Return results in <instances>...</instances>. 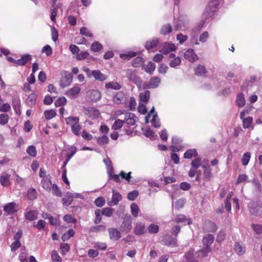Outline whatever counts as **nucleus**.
<instances>
[{"label": "nucleus", "mask_w": 262, "mask_h": 262, "mask_svg": "<svg viewBox=\"0 0 262 262\" xmlns=\"http://www.w3.org/2000/svg\"><path fill=\"white\" fill-rule=\"evenodd\" d=\"M73 75L67 71H64L60 80V86L64 88L69 86L73 81Z\"/></svg>", "instance_id": "obj_1"}, {"label": "nucleus", "mask_w": 262, "mask_h": 262, "mask_svg": "<svg viewBox=\"0 0 262 262\" xmlns=\"http://www.w3.org/2000/svg\"><path fill=\"white\" fill-rule=\"evenodd\" d=\"M221 0H210L205 9V13L208 16H211L218 7Z\"/></svg>", "instance_id": "obj_2"}, {"label": "nucleus", "mask_w": 262, "mask_h": 262, "mask_svg": "<svg viewBox=\"0 0 262 262\" xmlns=\"http://www.w3.org/2000/svg\"><path fill=\"white\" fill-rule=\"evenodd\" d=\"M52 8L51 9V20L53 21H56V16L58 13V9H60L61 4L58 2V0H52Z\"/></svg>", "instance_id": "obj_3"}, {"label": "nucleus", "mask_w": 262, "mask_h": 262, "mask_svg": "<svg viewBox=\"0 0 262 262\" xmlns=\"http://www.w3.org/2000/svg\"><path fill=\"white\" fill-rule=\"evenodd\" d=\"M81 92V88L78 84H76L71 89L68 90L65 95L71 99H74L78 97Z\"/></svg>", "instance_id": "obj_4"}, {"label": "nucleus", "mask_w": 262, "mask_h": 262, "mask_svg": "<svg viewBox=\"0 0 262 262\" xmlns=\"http://www.w3.org/2000/svg\"><path fill=\"white\" fill-rule=\"evenodd\" d=\"M3 209L6 215L14 214L18 210L17 206L15 202H11L5 204L3 206Z\"/></svg>", "instance_id": "obj_5"}, {"label": "nucleus", "mask_w": 262, "mask_h": 262, "mask_svg": "<svg viewBox=\"0 0 262 262\" xmlns=\"http://www.w3.org/2000/svg\"><path fill=\"white\" fill-rule=\"evenodd\" d=\"M126 77L130 80L134 82L137 85L141 84V80L134 71L132 70L128 69L126 71Z\"/></svg>", "instance_id": "obj_6"}, {"label": "nucleus", "mask_w": 262, "mask_h": 262, "mask_svg": "<svg viewBox=\"0 0 262 262\" xmlns=\"http://www.w3.org/2000/svg\"><path fill=\"white\" fill-rule=\"evenodd\" d=\"M161 82V79L159 77L154 76L151 77L149 81L144 84V87L147 89H154L157 88Z\"/></svg>", "instance_id": "obj_7"}, {"label": "nucleus", "mask_w": 262, "mask_h": 262, "mask_svg": "<svg viewBox=\"0 0 262 262\" xmlns=\"http://www.w3.org/2000/svg\"><path fill=\"white\" fill-rule=\"evenodd\" d=\"M134 231L135 234L138 236L144 234L146 232L145 225L141 222L137 223L135 224Z\"/></svg>", "instance_id": "obj_8"}, {"label": "nucleus", "mask_w": 262, "mask_h": 262, "mask_svg": "<svg viewBox=\"0 0 262 262\" xmlns=\"http://www.w3.org/2000/svg\"><path fill=\"white\" fill-rule=\"evenodd\" d=\"M126 97L124 93L122 92H118L113 97V101L115 103L120 104L126 102Z\"/></svg>", "instance_id": "obj_9"}, {"label": "nucleus", "mask_w": 262, "mask_h": 262, "mask_svg": "<svg viewBox=\"0 0 262 262\" xmlns=\"http://www.w3.org/2000/svg\"><path fill=\"white\" fill-rule=\"evenodd\" d=\"M108 232L110 239L113 241H117L121 237L120 232L116 228H109Z\"/></svg>", "instance_id": "obj_10"}, {"label": "nucleus", "mask_w": 262, "mask_h": 262, "mask_svg": "<svg viewBox=\"0 0 262 262\" xmlns=\"http://www.w3.org/2000/svg\"><path fill=\"white\" fill-rule=\"evenodd\" d=\"M176 50V47L174 44L165 42L163 45L162 49L160 52L164 54H167L169 53L170 52L175 51Z\"/></svg>", "instance_id": "obj_11"}, {"label": "nucleus", "mask_w": 262, "mask_h": 262, "mask_svg": "<svg viewBox=\"0 0 262 262\" xmlns=\"http://www.w3.org/2000/svg\"><path fill=\"white\" fill-rule=\"evenodd\" d=\"M184 56L185 59L190 62H194L198 60V56L192 49L187 50L184 53Z\"/></svg>", "instance_id": "obj_12"}, {"label": "nucleus", "mask_w": 262, "mask_h": 262, "mask_svg": "<svg viewBox=\"0 0 262 262\" xmlns=\"http://www.w3.org/2000/svg\"><path fill=\"white\" fill-rule=\"evenodd\" d=\"M194 250L193 249H190L185 254L186 260L188 262H198V259L194 256Z\"/></svg>", "instance_id": "obj_13"}, {"label": "nucleus", "mask_w": 262, "mask_h": 262, "mask_svg": "<svg viewBox=\"0 0 262 262\" xmlns=\"http://www.w3.org/2000/svg\"><path fill=\"white\" fill-rule=\"evenodd\" d=\"M92 75L96 80L100 81H104L107 79L106 76L102 73L99 70L92 71Z\"/></svg>", "instance_id": "obj_14"}, {"label": "nucleus", "mask_w": 262, "mask_h": 262, "mask_svg": "<svg viewBox=\"0 0 262 262\" xmlns=\"http://www.w3.org/2000/svg\"><path fill=\"white\" fill-rule=\"evenodd\" d=\"M122 199L121 195L115 190L113 191V196L112 199V202L109 205L110 206L117 205L119 202Z\"/></svg>", "instance_id": "obj_15"}, {"label": "nucleus", "mask_w": 262, "mask_h": 262, "mask_svg": "<svg viewBox=\"0 0 262 262\" xmlns=\"http://www.w3.org/2000/svg\"><path fill=\"white\" fill-rule=\"evenodd\" d=\"M32 59V57L30 54L23 55L20 59L16 61V64L18 66H24L28 62Z\"/></svg>", "instance_id": "obj_16"}, {"label": "nucleus", "mask_w": 262, "mask_h": 262, "mask_svg": "<svg viewBox=\"0 0 262 262\" xmlns=\"http://www.w3.org/2000/svg\"><path fill=\"white\" fill-rule=\"evenodd\" d=\"M42 187L47 190H50L52 187V183L50 180V176H48L43 179L41 182Z\"/></svg>", "instance_id": "obj_17"}, {"label": "nucleus", "mask_w": 262, "mask_h": 262, "mask_svg": "<svg viewBox=\"0 0 262 262\" xmlns=\"http://www.w3.org/2000/svg\"><path fill=\"white\" fill-rule=\"evenodd\" d=\"M164 242L166 245L176 247L177 246V239L170 235H166L164 238Z\"/></svg>", "instance_id": "obj_18"}, {"label": "nucleus", "mask_w": 262, "mask_h": 262, "mask_svg": "<svg viewBox=\"0 0 262 262\" xmlns=\"http://www.w3.org/2000/svg\"><path fill=\"white\" fill-rule=\"evenodd\" d=\"M175 221L178 223H182L184 225L187 223L188 224H192V222L183 214L178 215L175 219Z\"/></svg>", "instance_id": "obj_19"}, {"label": "nucleus", "mask_w": 262, "mask_h": 262, "mask_svg": "<svg viewBox=\"0 0 262 262\" xmlns=\"http://www.w3.org/2000/svg\"><path fill=\"white\" fill-rule=\"evenodd\" d=\"M214 241V236L209 234L203 239V247H210Z\"/></svg>", "instance_id": "obj_20"}, {"label": "nucleus", "mask_w": 262, "mask_h": 262, "mask_svg": "<svg viewBox=\"0 0 262 262\" xmlns=\"http://www.w3.org/2000/svg\"><path fill=\"white\" fill-rule=\"evenodd\" d=\"M159 43L158 38H154L151 40H148L146 42L145 48L146 50H149L156 47Z\"/></svg>", "instance_id": "obj_21"}, {"label": "nucleus", "mask_w": 262, "mask_h": 262, "mask_svg": "<svg viewBox=\"0 0 262 262\" xmlns=\"http://www.w3.org/2000/svg\"><path fill=\"white\" fill-rule=\"evenodd\" d=\"M135 116L133 113H128L125 115L124 122L125 123L129 125H133L135 124Z\"/></svg>", "instance_id": "obj_22"}, {"label": "nucleus", "mask_w": 262, "mask_h": 262, "mask_svg": "<svg viewBox=\"0 0 262 262\" xmlns=\"http://www.w3.org/2000/svg\"><path fill=\"white\" fill-rule=\"evenodd\" d=\"M38 212L35 210H31L27 212L25 216L26 220L32 221L37 218Z\"/></svg>", "instance_id": "obj_23"}, {"label": "nucleus", "mask_w": 262, "mask_h": 262, "mask_svg": "<svg viewBox=\"0 0 262 262\" xmlns=\"http://www.w3.org/2000/svg\"><path fill=\"white\" fill-rule=\"evenodd\" d=\"M206 73V69L204 66L199 64L195 68V73L196 75L203 76Z\"/></svg>", "instance_id": "obj_24"}, {"label": "nucleus", "mask_w": 262, "mask_h": 262, "mask_svg": "<svg viewBox=\"0 0 262 262\" xmlns=\"http://www.w3.org/2000/svg\"><path fill=\"white\" fill-rule=\"evenodd\" d=\"M198 156V152L195 149H190L187 150L184 154V158L185 159H191L193 157Z\"/></svg>", "instance_id": "obj_25"}, {"label": "nucleus", "mask_w": 262, "mask_h": 262, "mask_svg": "<svg viewBox=\"0 0 262 262\" xmlns=\"http://www.w3.org/2000/svg\"><path fill=\"white\" fill-rule=\"evenodd\" d=\"M236 103L237 106L239 107H242L245 105V99L244 98V95L242 93L237 94L236 100Z\"/></svg>", "instance_id": "obj_26"}, {"label": "nucleus", "mask_w": 262, "mask_h": 262, "mask_svg": "<svg viewBox=\"0 0 262 262\" xmlns=\"http://www.w3.org/2000/svg\"><path fill=\"white\" fill-rule=\"evenodd\" d=\"M105 87L106 89H111L118 90L120 89L121 86L118 82L112 81L108 83H106L105 85Z\"/></svg>", "instance_id": "obj_27"}, {"label": "nucleus", "mask_w": 262, "mask_h": 262, "mask_svg": "<svg viewBox=\"0 0 262 262\" xmlns=\"http://www.w3.org/2000/svg\"><path fill=\"white\" fill-rule=\"evenodd\" d=\"M9 179L10 176L9 174H6L5 175L1 176L0 177L1 184L4 186H8L10 184Z\"/></svg>", "instance_id": "obj_28"}, {"label": "nucleus", "mask_w": 262, "mask_h": 262, "mask_svg": "<svg viewBox=\"0 0 262 262\" xmlns=\"http://www.w3.org/2000/svg\"><path fill=\"white\" fill-rule=\"evenodd\" d=\"M106 229V227L104 225H100L95 226H92L89 228L90 232H99L101 231H104Z\"/></svg>", "instance_id": "obj_29"}, {"label": "nucleus", "mask_w": 262, "mask_h": 262, "mask_svg": "<svg viewBox=\"0 0 262 262\" xmlns=\"http://www.w3.org/2000/svg\"><path fill=\"white\" fill-rule=\"evenodd\" d=\"M66 121L67 124L72 126L78 123L79 119L78 117L70 116L66 118Z\"/></svg>", "instance_id": "obj_30"}, {"label": "nucleus", "mask_w": 262, "mask_h": 262, "mask_svg": "<svg viewBox=\"0 0 262 262\" xmlns=\"http://www.w3.org/2000/svg\"><path fill=\"white\" fill-rule=\"evenodd\" d=\"M90 97L93 101H97L101 98L100 93L98 90H93L91 92Z\"/></svg>", "instance_id": "obj_31"}, {"label": "nucleus", "mask_w": 262, "mask_h": 262, "mask_svg": "<svg viewBox=\"0 0 262 262\" xmlns=\"http://www.w3.org/2000/svg\"><path fill=\"white\" fill-rule=\"evenodd\" d=\"M181 63V59L179 57L174 58L169 61V66L171 68H177Z\"/></svg>", "instance_id": "obj_32"}, {"label": "nucleus", "mask_w": 262, "mask_h": 262, "mask_svg": "<svg viewBox=\"0 0 262 262\" xmlns=\"http://www.w3.org/2000/svg\"><path fill=\"white\" fill-rule=\"evenodd\" d=\"M36 97L37 96L35 94H30L26 100V103L28 105L32 106L35 104Z\"/></svg>", "instance_id": "obj_33"}, {"label": "nucleus", "mask_w": 262, "mask_h": 262, "mask_svg": "<svg viewBox=\"0 0 262 262\" xmlns=\"http://www.w3.org/2000/svg\"><path fill=\"white\" fill-rule=\"evenodd\" d=\"M122 229L124 231H128L132 228V222L130 220L126 219L123 221L121 226Z\"/></svg>", "instance_id": "obj_34"}, {"label": "nucleus", "mask_w": 262, "mask_h": 262, "mask_svg": "<svg viewBox=\"0 0 262 262\" xmlns=\"http://www.w3.org/2000/svg\"><path fill=\"white\" fill-rule=\"evenodd\" d=\"M172 31L171 26L170 24L163 25L161 29L160 33L163 35H166Z\"/></svg>", "instance_id": "obj_35"}, {"label": "nucleus", "mask_w": 262, "mask_h": 262, "mask_svg": "<svg viewBox=\"0 0 262 262\" xmlns=\"http://www.w3.org/2000/svg\"><path fill=\"white\" fill-rule=\"evenodd\" d=\"M234 251L238 255H242L245 253V249L239 243H236L234 246Z\"/></svg>", "instance_id": "obj_36"}, {"label": "nucleus", "mask_w": 262, "mask_h": 262, "mask_svg": "<svg viewBox=\"0 0 262 262\" xmlns=\"http://www.w3.org/2000/svg\"><path fill=\"white\" fill-rule=\"evenodd\" d=\"M148 231L150 234H155L159 232V226L155 224H150L147 228Z\"/></svg>", "instance_id": "obj_37"}, {"label": "nucleus", "mask_w": 262, "mask_h": 262, "mask_svg": "<svg viewBox=\"0 0 262 262\" xmlns=\"http://www.w3.org/2000/svg\"><path fill=\"white\" fill-rule=\"evenodd\" d=\"M251 158V154L249 152H245L242 158V162L244 166L248 165Z\"/></svg>", "instance_id": "obj_38"}, {"label": "nucleus", "mask_w": 262, "mask_h": 262, "mask_svg": "<svg viewBox=\"0 0 262 262\" xmlns=\"http://www.w3.org/2000/svg\"><path fill=\"white\" fill-rule=\"evenodd\" d=\"M130 209L133 216L137 217L139 212L138 206L136 203H132L130 205Z\"/></svg>", "instance_id": "obj_39"}, {"label": "nucleus", "mask_w": 262, "mask_h": 262, "mask_svg": "<svg viewBox=\"0 0 262 262\" xmlns=\"http://www.w3.org/2000/svg\"><path fill=\"white\" fill-rule=\"evenodd\" d=\"M91 49L93 52H98L102 49V45L98 41H94L92 44Z\"/></svg>", "instance_id": "obj_40"}, {"label": "nucleus", "mask_w": 262, "mask_h": 262, "mask_svg": "<svg viewBox=\"0 0 262 262\" xmlns=\"http://www.w3.org/2000/svg\"><path fill=\"white\" fill-rule=\"evenodd\" d=\"M28 198L29 200H33L37 198V192L34 188H30L28 190L27 193Z\"/></svg>", "instance_id": "obj_41"}, {"label": "nucleus", "mask_w": 262, "mask_h": 262, "mask_svg": "<svg viewBox=\"0 0 262 262\" xmlns=\"http://www.w3.org/2000/svg\"><path fill=\"white\" fill-rule=\"evenodd\" d=\"M150 92L149 91H146L143 93L140 94V100L144 102H147L149 99Z\"/></svg>", "instance_id": "obj_42"}, {"label": "nucleus", "mask_w": 262, "mask_h": 262, "mask_svg": "<svg viewBox=\"0 0 262 262\" xmlns=\"http://www.w3.org/2000/svg\"><path fill=\"white\" fill-rule=\"evenodd\" d=\"M44 115L47 119L50 120L56 116V113L55 111L51 110L49 111H46L44 112Z\"/></svg>", "instance_id": "obj_43"}, {"label": "nucleus", "mask_w": 262, "mask_h": 262, "mask_svg": "<svg viewBox=\"0 0 262 262\" xmlns=\"http://www.w3.org/2000/svg\"><path fill=\"white\" fill-rule=\"evenodd\" d=\"M156 68V64L150 61L147 63L146 67L145 68V71L149 74L152 73Z\"/></svg>", "instance_id": "obj_44"}, {"label": "nucleus", "mask_w": 262, "mask_h": 262, "mask_svg": "<svg viewBox=\"0 0 262 262\" xmlns=\"http://www.w3.org/2000/svg\"><path fill=\"white\" fill-rule=\"evenodd\" d=\"M210 247H203V249L198 251V256L202 257L206 256L207 254L210 252Z\"/></svg>", "instance_id": "obj_45"}, {"label": "nucleus", "mask_w": 262, "mask_h": 262, "mask_svg": "<svg viewBox=\"0 0 262 262\" xmlns=\"http://www.w3.org/2000/svg\"><path fill=\"white\" fill-rule=\"evenodd\" d=\"M243 120V126L244 128H249L252 122L253 119L251 117H248L246 118H245L242 120Z\"/></svg>", "instance_id": "obj_46"}, {"label": "nucleus", "mask_w": 262, "mask_h": 262, "mask_svg": "<svg viewBox=\"0 0 262 262\" xmlns=\"http://www.w3.org/2000/svg\"><path fill=\"white\" fill-rule=\"evenodd\" d=\"M27 152L31 157H35L37 155L36 148L33 145L29 146L27 149Z\"/></svg>", "instance_id": "obj_47"}, {"label": "nucleus", "mask_w": 262, "mask_h": 262, "mask_svg": "<svg viewBox=\"0 0 262 262\" xmlns=\"http://www.w3.org/2000/svg\"><path fill=\"white\" fill-rule=\"evenodd\" d=\"M201 165V158H196L193 160L191 163V167L194 169L198 168Z\"/></svg>", "instance_id": "obj_48"}, {"label": "nucleus", "mask_w": 262, "mask_h": 262, "mask_svg": "<svg viewBox=\"0 0 262 262\" xmlns=\"http://www.w3.org/2000/svg\"><path fill=\"white\" fill-rule=\"evenodd\" d=\"M158 115L157 113L153 115L152 119L151 121L152 125L155 127H159L160 126V123L159 119H157Z\"/></svg>", "instance_id": "obj_49"}, {"label": "nucleus", "mask_w": 262, "mask_h": 262, "mask_svg": "<svg viewBox=\"0 0 262 262\" xmlns=\"http://www.w3.org/2000/svg\"><path fill=\"white\" fill-rule=\"evenodd\" d=\"M131 173V172H129L127 173H126L124 171H121L120 172L119 175L122 179H125L127 182H129L132 178V176H130Z\"/></svg>", "instance_id": "obj_50"}, {"label": "nucleus", "mask_w": 262, "mask_h": 262, "mask_svg": "<svg viewBox=\"0 0 262 262\" xmlns=\"http://www.w3.org/2000/svg\"><path fill=\"white\" fill-rule=\"evenodd\" d=\"M81 129V126L79 124V123H77L76 125H73L72 126H71V130L72 133L76 136L79 135Z\"/></svg>", "instance_id": "obj_51"}, {"label": "nucleus", "mask_w": 262, "mask_h": 262, "mask_svg": "<svg viewBox=\"0 0 262 262\" xmlns=\"http://www.w3.org/2000/svg\"><path fill=\"white\" fill-rule=\"evenodd\" d=\"M80 33L81 35H84L87 37H92L93 36V34L86 27H82L80 30Z\"/></svg>", "instance_id": "obj_52"}, {"label": "nucleus", "mask_w": 262, "mask_h": 262, "mask_svg": "<svg viewBox=\"0 0 262 262\" xmlns=\"http://www.w3.org/2000/svg\"><path fill=\"white\" fill-rule=\"evenodd\" d=\"M212 177L211 173V169L210 168H207L204 170L203 172V177L204 179L206 180H209L210 178Z\"/></svg>", "instance_id": "obj_53"}, {"label": "nucleus", "mask_w": 262, "mask_h": 262, "mask_svg": "<svg viewBox=\"0 0 262 262\" xmlns=\"http://www.w3.org/2000/svg\"><path fill=\"white\" fill-rule=\"evenodd\" d=\"M9 116L6 114H0V124L1 125H5L8 122Z\"/></svg>", "instance_id": "obj_54"}, {"label": "nucleus", "mask_w": 262, "mask_h": 262, "mask_svg": "<svg viewBox=\"0 0 262 262\" xmlns=\"http://www.w3.org/2000/svg\"><path fill=\"white\" fill-rule=\"evenodd\" d=\"M123 123L124 121L118 119L116 120L112 125V128L115 130L120 129L122 126Z\"/></svg>", "instance_id": "obj_55"}, {"label": "nucleus", "mask_w": 262, "mask_h": 262, "mask_svg": "<svg viewBox=\"0 0 262 262\" xmlns=\"http://www.w3.org/2000/svg\"><path fill=\"white\" fill-rule=\"evenodd\" d=\"M51 33H52V39L56 42L58 38V31L54 27H51Z\"/></svg>", "instance_id": "obj_56"}, {"label": "nucleus", "mask_w": 262, "mask_h": 262, "mask_svg": "<svg viewBox=\"0 0 262 262\" xmlns=\"http://www.w3.org/2000/svg\"><path fill=\"white\" fill-rule=\"evenodd\" d=\"M136 53L135 52H131L128 54H120V57L124 59L129 60L131 57H133L136 56Z\"/></svg>", "instance_id": "obj_57"}, {"label": "nucleus", "mask_w": 262, "mask_h": 262, "mask_svg": "<svg viewBox=\"0 0 262 262\" xmlns=\"http://www.w3.org/2000/svg\"><path fill=\"white\" fill-rule=\"evenodd\" d=\"M67 99L65 97H62L58 98L55 102V105L57 107H59L64 105L66 103Z\"/></svg>", "instance_id": "obj_58"}, {"label": "nucleus", "mask_w": 262, "mask_h": 262, "mask_svg": "<svg viewBox=\"0 0 262 262\" xmlns=\"http://www.w3.org/2000/svg\"><path fill=\"white\" fill-rule=\"evenodd\" d=\"M51 257L54 262H61V259L56 251L52 252Z\"/></svg>", "instance_id": "obj_59"}, {"label": "nucleus", "mask_w": 262, "mask_h": 262, "mask_svg": "<svg viewBox=\"0 0 262 262\" xmlns=\"http://www.w3.org/2000/svg\"><path fill=\"white\" fill-rule=\"evenodd\" d=\"M89 55V53L88 52H82L77 55V59L79 60H83L87 58Z\"/></svg>", "instance_id": "obj_60"}, {"label": "nucleus", "mask_w": 262, "mask_h": 262, "mask_svg": "<svg viewBox=\"0 0 262 262\" xmlns=\"http://www.w3.org/2000/svg\"><path fill=\"white\" fill-rule=\"evenodd\" d=\"M51 188L53 190V193L54 195L57 196H61V192L56 184L52 185Z\"/></svg>", "instance_id": "obj_61"}, {"label": "nucleus", "mask_w": 262, "mask_h": 262, "mask_svg": "<svg viewBox=\"0 0 262 262\" xmlns=\"http://www.w3.org/2000/svg\"><path fill=\"white\" fill-rule=\"evenodd\" d=\"M105 204V200L102 197H99L95 201V204L97 206L101 207Z\"/></svg>", "instance_id": "obj_62"}, {"label": "nucleus", "mask_w": 262, "mask_h": 262, "mask_svg": "<svg viewBox=\"0 0 262 262\" xmlns=\"http://www.w3.org/2000/svg\"><path fill=\"white\" fill-rule=\"evenodd\" d=\"M143 134L147 137L152 138L154 136V133L149 128L143 129Z\"/></svg>", "instance_id": "obj_63"}, {"label": "nucleus", "mask_w": 262, "mask_h": 262, "mask_svg": "<svg viewBox=\"0 0 262 262\" xmlns=\"http://www.w3.org/2000/svg\"><path fill=\"white\" fill-rule=\"evenodd\" d=\"M113 209L111 208H104L102 210V214L106 216H111L112 215Z\"/></svg>", "instance_id": "obj_64"}]
</instances>
